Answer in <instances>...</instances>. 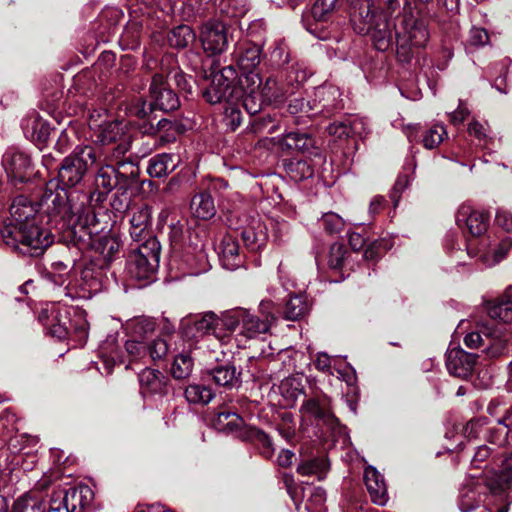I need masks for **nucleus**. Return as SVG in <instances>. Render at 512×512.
Masks as SVG:
<instances>
[{"label":"nucleus","instance_id":"12","mask_svg":"<svg viewBox=\"0 0 512 512\" xmlns=\"http://www.w3.org/2000/svg\"><path fill=\"white\" fill-rule=\"evenodd\" d=\"M210 61L211 82L203 90V97L211 104L228 101L235 93L238 73L231 64L222 67L219 59Z\"/></svg>","mask_w":512,"mask_h":512},{"label":"nucleus","instance_id":"23","mask_svg":"<svg viewBox=\"0 0 512 512\" xmlns=\"http://www.w3.org/2000/svg\"><path fill=\"white\" fill-rule=\"evenodd\" d=\"M95 190L92 193H87L91 196L90 206L93 201L101 203L105 200L107 195L113 190L117 189L122 192L120 179L118 177L116 168L112 165L101 166L95 175L94 179Z\"/></svg>","mask_w":512,"mask_h":512},{"label":"nucleus","instance_id":"15","mask_svg":"<svg viewBox=\"0 0 512 512\" xmlns=\"http://www.w3.org/2000/svg\"><path fill=\"white\" fill-rule=\"evenodd\" d=\"M183 336L190 340L198 341L200 338L210 337L223 341L221 316L213 312H207L201 316H195L182 321Z\"/></svg>","mask_w":512,"mask_h":512},{"label":"nucleus","instance_id":"62","mask_svg":"<svg viewBox=\"0 0 512 512\" xmlns=\"http://www.w3.org/2000/svg\"><path fill=\"white\" fill-rule=\"evenodd\" d=\"M169 346L166 340L157 338L147 344V359L153 361L163 359L168 353Z\"/></svg>","mask_w":512,"mask_h":512},{"label":"nucleus","instance_id":"50","mask_svg":"<svg viewBox=\"0 0 512 512\" xmlns=\"http://www.w3.org/2000/svg\"><path fill=\"white\" fill-rule=\"evenodd\" d=\"M142 32V24L137 20H130L123 28V32L120 37V42L127 49H136L140 45Z\"/></svg>","mask_w":512,"mask_h":512},{"label":"nucleus","instance_id":"42","mask_svg":"<svg viewBox=\"0 0 512 512\" xmlns=\"http://www.w3.org/2000/svg\"><path fill=\"white\" fill-rule=\"evenodd\" d=\"M184 396L190 404L204 406L212 401L215 392L208 385L192 383L185 388Z\"/></svg>","mask_w":512,"mask_h":512},{"label":"nucleus","instance_id":"3","mask_svg":"<svg viewBox=\"0 0 512 512\" xmlns=\"http://www.w3.org/2000/svg\"><path fill=\"white\" fill-rule=\"evenodd\" d=\"M455 220L463 232L473 237L466 243L467 254L471 258L480 260L486 266H493L505 257L507 248L498 246L492 249L486 238L478 239L488 228L489 216L486 213L474 209L471 205L462 204L456 212Z\"/></svg>","mask_w":512,"mask_h":512},{"label":"nucleus","instance_id":"57","mask_svg":"<svg viewBox=\"0 0 512 512\" xmlns=\"http://www.w3.org/2000/svg\"><path fill=\"white\" fill-rule=\"evenodd\" d=\"M227 424V430H223V433L235 435L243 440L247 439L248 430L253 429V427L246 426L244 420L234 412H229Z\"/></svg>","mask_w":512,"mask_h":512},{"label":"nucleus","instance_id":"59","mask_svg":"<svg viewBox=\"0 0 512 512\" xmlns=\"http://www.w3.org/2000/svg\"><path fill=\"white\" fill-rule=\"evenodd\" d=\"M237 80L247 93H255L256 90L263 86L262 80L256 70L241 72Z\"/></svg>","mask_w":512,"mask_h":512},{"label":"nucleus","instance_id":"13","mask_svg":"<svg viewBox=\"0 0 512 512\" xmlns=\"http://www.w3.org/2000/svg\"><path fill=\"white\" fill-rule=\"evenodd\" d=\"M94 492L88 485L59 489L51 494L48 512H91Z\"/></svg>","mask_w":512,"mask_h":512},{"label":"nucleus","instance_id":"41","mask_svg":"<svg viewBox=\"0 0 512 512\" xmlns=\"http://www.w3.org/2000/svg\"><path fill=\"white\" fill-rule=\"evenodd\" d=\"M485 341H490L489 337L485 336L484 339L477 331L468 333L464 338L465 345L470 349H476L484 345V351L489 357H497L504 352L505 343L503 341H497L493 344H486Z\"/></svg>","mask_w":512,"mask_h":512},{"label":"nucleus","instance_id":"28","mask_svg":"<svg viewBox=\"0 0 512 512\" xmlns=\"http://www.w3.org/2000/svg\"><path fill=\"white\" fill-rule=\"evenodd\" d=\"M485 486L479 478L472 477L460 489L458 506L461 512L474 511L483 501Z\"/></svg>","mask_w":512,"mask_h":512},{"label":"nucleus","instance_id":"37","mask_svg":"<svg viewBox=\"0 0 512 512\" xmlns=\"http://www.w3.org/2000/svg\"><path fill=\"white\" fill-rule=\"evenodd\" d=\"M11 512H48V506L39 492L28 491L14 501Z\"/></svg>","mask_w":512,"mask_h":512},{"label":"nucleus","instance_id":"32","mask_svg":"<svg viewBox=\"0 0 512 512\" xmlns=\"http://www.w3.org/2000/svg\"><path fill=\"white\" fill-rule=\"evenodd\" d=\"M279 144L282 150L289 152L313 154L311 150L315 148L314 139L309 134L299 131H291L284 134ZM314 155L317 156L319 153L315 152Z\"/></svg>","mask_w":512,"mask_h":512},{"label":"nucleus","instance_id":"5","mask_svg":"<svg viewBox=\"0 0 512 512\" xmlns=\"http://www.w3.org/2000/svg\"><path fill=\"white\" fill-rule=\"evenodd\" d=\"M394 30L397 57L403 62H409L413 56V48H424L430 38L427 20L419 11L412 9L408 0L394 23Z\"/></svg>","mask_w":512,"mask_h":512},{"label":"nucleus","instance_id":"33","mask_svg":"<svg viewBox=\"0 0 512 512\" xmlns=\"http://www.w3.org/2000/svg\"><path fill=\"white\" fill-rule=\"evenodd\" d=\"M94 225V229L97 230L95 234H97L99 232L97 228V219L95 220ZM92 235H94V233ZM91 245L94 247L95 251L99 253L104 264H108L120 255V242L113 236H99L96 239H93V236H91V240L89 244L85 246V249Z\"/></svg>","mask_w":512,"mask_h":512},{"label":"nucleus","instance_id":"64","mask_svg":"<svg viewBox=\"0 0 512 512\" xmlns=\"http://www.w3.org/2000/svg\"><path fill=\"white\" fill-rule=\"evenodd\" d=\"M499 486L504 488L512 482V453L502 460L497 473Z\"/></svg>","mask_w":512,"mask_h":512},{"label":"nucleus","instance_id":"27","mask_svg":"<svg viewBox=\"0 0 512 512\" xmlns=\"http://www.w3.org/2000/svg\"><path fill=\"white\" fill-rule=\"evenodd\" d=\"M241 237L248 250L259 251L267 244L268 224L259 217H253L248 225L243 227Z\"/></svg>","mask_w":512,"mask_h":512},{"label":"nucleus","instance_id":"43","mask_svg":"<svg viewBox=\"0 0 512 512\" xmlns=\"http://www.w3.org/2000/svg\"><path fill=\"white\" fill-rule=\"evenodd\" d=\"M126 329L132 339L145 341L155 330V322L148 317L129 320Z\"/></svg>","mask_w":512,"mask_h":512},{"label":"nucleus","instance_id":"53","mask_svg":"<svg viewBox=\"0 0 512 512\" xmlns=\"http://www.w3.org/2000/svg\"><path fill=\"white\" fill-rule=\"evenodd\" d=\"M193 369V360L188 354H179L174 358L171 374L175 379L181 380L190 376Z\"/></svg>","mask_w":512,"mask_h":512},{"label":"nucleus","instance_id":"31","mask_svg":"<svg viewBox=\"0 0 512 512\" xmlns=\"http://www.w3.org/2000/svg\"><path fill=\"white\" fill-rule=\"evenodd\" d=\"M364 482L372 502L379 506L386 505L389 497L384 476L374 466L365 468Z\"/></svg>","mask_w":512,"mask_h":512},{"label":"nucleus","instance_id":"40","mask_svg":"<svg viewBox=\"0 0 512 512\" xmlns=\"http://www.w3.org/2000/svg\"><path fill=\"white\" fill-rule=\"evenodd\" d=\"M403 169L404 172L398 176L390 195L395 208L399 204L401 193L409 187L413 179V174L416 169V161L414 157L406 160Z\"/></svg>","mask_w":512,"mask_h":512},{"label":"nucleus","instance_id":"21","mask_svg":"<svg viewBox=\"0 0 512 512\" xmlns=\"http://www.w3.org/2000/svg\"><path fill=\"white\" fill-rule=\"evenodd\" d=\"M341 92L338 87L333 85H322L317 87L311 97V105L315 116L322 115L329 117L334 112L343 108Z\"/></svg>","mask_w":512,"mask_h":512},{"label":"nucleus","instance_id":"36","mask_svg":"<svg viewBox=\"0 0 512 512\" xmlns=\"http://www.w3.org/2000/svg\"><path fill=\"white\" fill-rule=\"evenodd\" d=\"M240 72L256 70L261 61V48L254 43H242L236 52Z\"/></svg>","mask_w":512,"mask_h":512},{"label":"nucleus","instance_id":"61","mask_svg":"<svg viewBox=\"0 0 512 512\" xmlns=\"http://www.w3.org/2000/svg\"><path fill=\"white\" fill-rule=\"evenodd\" d=\"M346 249L341 243L331 245L328 255V266L331 270H339L343 267L345 261Z\"/></svg>","mask_w":512,"mask_h":512},{"label":"nucleus","instance_id":"26","mask_svg":"<svg viewBox=\"0 0 512 512\" xmlns=\"http://www.w3.org/2000/svg\"><path fill=\"white\" fill-rule=\"evenodd\" d=\"M180 261L185 270L184 273L192 276L205 273L211 268L208 255L202 245L185 247Z\"/></svg>","mask_w":512,"mask_h":512},{"label":"nucleus","instance_id":"46","mask_svg":"<svg viewBox=\"0 0 512 512\" xmlns=\"http://www.w3.org/2000/svg\"><path fill=\"white\" fill-rule=\"evenodd\" d=\"M209 5H213V1L205 0H178L176 4L177 9L180 11L185 20H191L196 17L205 15V11Z\"/></svg>","mask_w":512,"mask_h":512},{"label":"nucleus","instance_id":"51","mask_svg":"<svg viewBox=\"0 0 512 512\" xmlns=\"http://www.w3.org/2000/svg\"><path fill=\"white\" fill-rule=\"evenodd\" d=\"M344 0H317L312 9L311 17L317 21H327L330 14L340 8Z\"/></svg>","mask_w":512,"mask_h":512},{"label":"nucleus","instance_id":"54","mask_svg":"<svg viewBox=\"0 0 512 512\" xmlns=\"http://www.w3.org/2000/svg\"><path fill=\"white\" fill-rule=\"evenodd\" d=\"M246 440H253L259 447L260 454L265 458H271L274 452L270 437L263 431L253 428L248 430Z\"/></svg>","mask_w":512,"mask_h":512},{"label":"nucleus","instance_id":"7","mask_svg":"<svg viewBox=\"0 0 512 512\" xmlns=\"http://www.w3.org/2000/svg\"><path fill=\"white\" fill-rule=\"evenodd\" d=\"M98 159L97 149L91 145H78L57 167L53 180L66 190L80 185Z\"/></svg>","mask_w":512,"mask_h":512},{"label":"nucleus","instance_id":"49","mask_svg":"<svg viewBox=\"0 0 512 512\" xmlns=\"http://www.w3.org/2000/svg\"><path fill=\"white\" fill-rule=\"evenodd\" d=\"M196 35L188 25H179L168 34V43L171 47L185 48L195 41Z\"/></svg>","mask_w":512,"mask_h":512},{"label":"nucleus","instance_id":"22","mask_svg":"<svg viewBox=\"0 0 512 512\" xmlns=\"http://www.w3.org/2000/svg\"><path fill=\"white\" fill-rule=\"evenodd\" d=\"M140 394L145 400H157L167 394L168 378L159 370L145 368L138 374Z\"/></svg>","mask_w":512,"mask_h":512},{"label":"nucleus","instance_id":"55","mask_svg":"<svg viewBox=\"0 0 512 512\" xmlns=\"http://www.w3.org/2000/svg\"><path fill=\"white\" fill-rule=\"evenodd\" d=\"M309 491L306 508L312 512H325L326 491L322 487L303 488V493Z\"/></svg>","mask_w":512,"mask_h":512},{"label":"nucleus","instance_id":"6","mask_svg":"<svg viewBox=\"0 0 512 512\" xmlns=\"http://www.w3.org/2000/svg\"><path fill=\"white\" fill-rule=\"evenodd\" d=\"M300 413L304 420L314 423L321 431L325 439L345 444L348 440L346 427L341 425L335 416L331 399L326 395H316L306 398Z\"/></svg>","mask_w":512,"mask_h":512},{"label":"nucleus","instance_id":"11","mask_svg":"<svg viewBox=\"0 0 512 512\" xmlns=\"http://www.w3.org/2000/svg\"><path fill=\"white\" fill-rule=\"evenodd\" d=\"M100 261L99 259L97 262H91L82 269L80 278L69 281L61 290L63 296L71 300L89 299L102 289L107 288L110 279Z\"/></svg>","mask_w":512,"mask_h":512},{"label":"nucleus","instance_id":"52","mask_svg":"<svg viewBox=\"0 0 512 512\" xmlns=\"http://www.w3.org/2000/svg\"><path fill=\"white\" fill-rule=\"evenodd\" d=\"M287 110L291 115L297 116V123H305L304 118L315 117L311 105V98L305 101L303 98H294L289 101Z\"/></svg>","mask_w":512,"mask_h":512},{"label":"nucleus","instance_id":"17","mask_svg":"<svg viewBox=\"0 0 512 512\" xmlns=\"http://www.w3.org/2000/svg\"><path fill=\"white\" fill-rule=\"evenodd\" d=\"M2 165L8 179L14 185L27 182L34 174L30 156L16 148H10L4 153Z\"/></svg>","mask_w":512,"mask_h":512},{"label":"nucleus","instance_id":"35","mask_svg":"<svg viewBox=\"0 0 512 512\" xmlns=\"http://www.w3.org/2000/svg\"><path fill=\"white\" fill-rule=\"evenodd\" d=\"M180 162L179 156L173 153H160L148 161L147 172L151 177L161 178L173 172Z\"/></svg>","mask_w":512,"mask_h":512},{"label":"nucleus","instance_id":"60","mask_svg":"<svg viewBox=\"0 0 512 512\" xmlns=\"http://www.w3.org/2000/svg\"><path fill=\"white\" fill-rule=\"evenodd\" d=\"M320 222L325 231L329 234H337L341 232L345 225L343 218L334 212L323 214Z\"/></svg>","mask_w":512,"mask_h":512},{"label":"nucleus","instance_id":"63","mask_svg":"<svg viewBox=\"0 0 512 512\" xmlns=\"http://www.w3.org/2000/svg\"><path fill=\"white\" fill-rule=\"evenodd\" d=\"M446 131L443 126L436 125L429 130L423 136V145L427 149H433L437 147L442 141Z\"/></svg>","mask_w":512,"mask_h":512},{"label":"nucleus","instance_id":"10","mask_svg":"<svg viewBox=\"0 0 512 512\" xmlns=\"http://www.w3.org/2000/svg\"><path fill=\"white\" fill-rule=\"evenodd\" d=\"M68 314L69 312L66 309L62 313L60 306L52 304L50 307L42 309L38 319L52 337L64 340L70 334V330L73 329L77 340L80 343L85 342L88 336V323L83 316V312L75 314L76 318L69 321L70 327L67 326Z\"/></svg>","mask_w":512,"mask_h":512},{"label":"nucleus","instance_id":"8","mask_svg":"<svg viewBox=\"0 0 512 512\" xmlns=\"http://www.w3.org/2000/svg\"><path fill=\"white\" fill-rule=\"evenodd\" d=\"M125 350L122 351L118 344V333L107 335L106 339L99 345V356L102 360L104 372L106 375L112 373L114 366L128 363L125 368L129 369L133 363L142 361L146 363L147 343L142 340L130 339L125 342Z\"/></svg>","mask_w":512,"mask_h":512},{"label":"nucleus","instance_id":"24","mask_svg":"<svg viewBox=\"0 0 512 512\" xmlns=\"http://www.w3.org/2000/svg\"><path fill=\"white\" fill-rule=\"evenodd\" d=\"M476 361V354L468 353L460 347L449 348L446 353V367L448 372L461 379H467L472 375Z\"/></svg>","mask_w":512,"mask_h":512},{"label":"nucleus","instance_id":"20","mask_svg":"<svg viewBox=\"0 0 512 512\" xmlns=\"http://www.w3.org/2000/svg\"><path fill=\"white\" fill-rule=\"evenodd\" d=\"M149 94L154 110L170 112L180 106L178 95L171 89L162 73H155L152 76Z\"/></svg>","mask_w":512,"mask_h":512},{"label":"nucleus","instance_id":"39","mask_svg":"<svg viewBox=\"0 0 512 512\" xmlns=\"http://www.w3.org/2000/svg\"><path fill=\"white\" fill-rule=\"evenodd\" d=\"M143 132L150 135H157L163 142H172L178 133V124L169 119H160L156 125L144 124Z\"/></svg>","mask_w":512,"mask_h":512},{"label":"nucleus","instance_id":"4","mask_svg":"<svg viewBox=\"0 0 512 512\" xmlns=\"http://www.w3.org/2000/svg\"><path fill=\"white\" fill-rule=\"evenodd\" d=\"M354 30L369 35L373 46L381 52L387 51L393 43L394 24L388 15L376 6V0H351Z\"/></svg>","mask_w":512,"mask_h":512},{"label":"nucleus","instance_id":"16","mask_svg":"<svg viewBox=\"0 0 512 512\" xmlns=\"http://www.w3.org/2000/svg\"><path fill=\"white\" fill-rule=\"evenodd\" d=\"M305 78V72L294 69L288 73L285 81L268 77L261 88V96L269 103L281 104Z\"/></svg>","mask_w":512,"mask_h":512},{"label":"nucleus","instance_id":"19","mask_svg":"<svg viewBox=\"0 0 512 512\" xmlns=\"http://www.w3.org/2000/svg\"><path fill=\"white\" fill-rule=\"evenodd\" d=\"M84 110L87 111L90 118V127L98 128L95 132L96 141L107 145L117 142L122 137V125L119 122H107L100 120L106 116V110L103 108L92 109V104L85 102Z\"/></svg>","mask_w":512,"mask_h":512},{"label":"nucleus","instance_id":"2","mask_svg":"<svg viewBox=\"0 0 512 512\" xmlns=\"http://www.w3.org/2000/svg\"><path fill=\"white\" fill-rule=\"evenodd\" d=\"M37 211L25 196L16 197L10 206L9 222L0 228V242L22 255L41 256L54 238L51 232L35 225Z\"/></svg>","mask_w":512,"mask_h":512},{"label":"nucleus","instance_id":"30","mask_svg":"<svg viewBox=\"0 0 512 512\" xmlns=\"http://www.w3.org/2000/svg\"><path fill=\"white\" fill-rule=\"evenodd\" d=\"M327 132L340 140L354 136L363 137L366 134V124L360 117L346 116L331 123L327 127Z\"/></svg>","mask_w":512,"mask_h":512},{"label":"nucleus","instance_id":"47","mask_svg":"<svg viewBox=\"0 0 512 512\" xmlns=\"http://www.w3.org/2000/svg\"><path fill=\"white\" fill-rule=\"evenodd\" d=\"M309 311V304L305 296L294 295L289 298L283 311L286 320L296 321L306 315Z\"/></svg>","mask_w":512,"mask_h":512},{"label":"nucleus","instance_id":"29","mask_svg":"<svg viewBox=\"0 0 512 512\" xmlns=\"http://www.w3.org/2000/svg\"><path fill=\"white\" fill-rule=\"evenodd\" d=\"M219 260L222 266L230 271L244 264L245 256L240 251L236 235L227 234L223 237L219 246Z\"/></svg>","mask_w":512,"mask_h":512},{"label":"nucleus","instance_id":"38","mask_svg":"<svg viewBox=\"0 0 512 512\" xmlns=\"http://www.w3.org/2000/svg\"><path fill=\"white\" fill-rule=\"evenodd\" d=\"M190 209L194 217L202 220H208L216 213L213 198L207 192L194 195L190 203Z\"/></svg>","mask_w":512,"mask_h":512},{"label":"nucleus","instance_id":"18","mask_svg":"<svg viewBox=\"0 0 512 512\" xmlns=\"http://www.w3.org/2000/svg\"><path fill=\"white\" fill-rule=\"evenodd\" d=\"M200 40L211 59H218L228 47V28L221 21L209 20L201 27Z\"/></svg>","mask_w":512,"mask_h":512},{"label":"nucleus","instance_id":"58","mask_svg":"<svg viewBox=\"0 0 512 512\" xmlns=\"http://www.w3.org/2000/svg\"><path fill=\"white\" fill-rule=\"evenodd\" d=\"M153 110L151 102L148 104L146 100L138 98L128 107V114L138 119H147L146 124H149L152 121L151 113Z\"/></svg>","mask_w":512,"mask_h":512},{"label":"nucleus","instance_id":"14","mask_svg":"<svg viewBox=\"0 0 512 512\" xmlns=\"http://www.w3.org/2000/svg\"><path fill=\"white\" fill-rule=\"evenodd\" d=\"M221 323L224 330L233 332L238 329L241 336L252 339L267 333L270 329L271 320L268 316L260 319L246 309L236 308L223 312Z\"/></svg>","mask_w":512,"mask_h":512},{"label":"nucleus","instance_id":"25","mask_svg":"<svg viewBox=\"0 0 512 512\" xmlns=\"http://www.w3.org/2000/svg\"><path fill=\"white\" fill-rule=\"evenodd\" d=\"M67 248H70V245L74 247L73 255L67 257L63 260L55 261L52 264L53 269V281L56 285L57 295L62 296L63 292L61 291L69 281H74V277H72L71 273L74 270L77 261L81 258L82 251L85 247L79 248L77 245L73 243L64 242Z\"/></svg>","mask_w":512,"mask_h":512},{"label":"nucleus","instance_id":"34","mask_svg":"<svg viewBox=\"0 0 512 512\" xmlns=\"http://www.w3.org/2000/svg\"><path fill=\"white\" fill-rule=\"evenodd\" d=\"M206 375L215 385L231 389L239 383L240 372L233 364L225 363L207 369Z\"/></svg>","mask_w":512,"mask_h":512},{"label":"nucleus","instance_id":"48","mask_svg":"<svg viewBox=\"0 0 512 512\" xmlns=\"http://www.w3.org/2000/svg\"><path fill=\"white\" fill-rule=\"evenodd\" d=\"M116 171L120 179L122 194H124L129 187L137 183L139 167L131 161H121L118 163Z\"/></svg>","mask_w":512,"mask_h":512},{"label":"nucleus","instance_id":"56","mask_svg":"<svg viewBox=\"0 0 512 512\" xmlns=\"http://www.w3.org/2000/svg\"><path fill=\"white\" fill-rule=\"evenodd\" d=\"M488 314L493 319L512 324V300H501L488 308Z\"/></svg>","mask_w":512,"mask_h":512},{"label":"nucleus","instance_id":"44","mask_svg":"<svg viewBox=\"0 0 512 512\" xmlns=\"http://www.w3.org/2000/svg\"><path fill=\"white\" fill-rule=\"evenodd\" d=\"M288 176L295 182L309 179L314 174L310 161L304 159H290L284 164Z\"/></svg>","mask_w":512,"mask_h":512},{"label":"nucleus","instance_id":"45","mask_svg":"<svg viewBox=\"0 0 512 512\" xmlns=\"http://www.w3.org/2000/svg\"><path fill=\"white\" fill-rule=\"evenodd\" d=\"M329 470L328 460L324 457L312 458L300 463L297 472L303 476H316L318 480H323Z\"/></svg>","mask_w":512,"mask_h":512},{"label":"nucleus","instance_id":"9","mask_svg":"<svg viewBox=\"0 0 512 512\" xmlns=\"http://www.w3.org/2000/svg\"><path fill=\"white\" fill-rule=\"evenodd\" d=\"M161 245L156 237L150 236L138 247L132 249L126 261V273L137 281H150L159 267Z\"/></svg>","mask_w":512,"mask_h":512},{"label":"nucleus","instance_id":"1","mask_svg":"<svg viewBox=\"0 0 512 512\" xmlns=\"http://www.w3.org/2000/svg\"><path fill=\"white\" fill-rule=\"evenodd\" d=\"M91 196L77 189L66 190L50 180L37 206L46 214L48 223L59 233L60 241L73 243L79 248L89 244L96 215L90 206Z\"/></svg>","mask_w":512,"mask_h":512}]
</instances>
